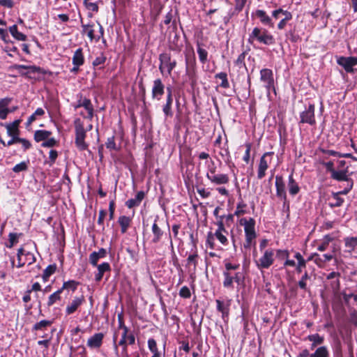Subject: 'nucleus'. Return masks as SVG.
Instances as JSON below:
<instances>
[{
	"label": "nucleus",
	"mask_w": 357,
	"mask_h": 357,
	"mask_svg": "<svg viewBox=\"0 0 357 357\" xmlns=\"http://www.w3.org/2000/svg\"><path fill=\"white\" fill-rule=\"evenodd\" d=\"M239 224L244 227L245 242L243 247L245 249H250L251 247L256 245L257 232L255 231V220L252 218L248 219L242 218L239 220Z\"/></svg>",
	"instance_id": "obj_1"
},
{
	"label": "nucleus",
	"mask_w": 357,
	"mask_h": 357,
	"mask_svg": "<svg viewBox=\"0 0 357 357\" xmlns=\"http://www.w3.org/2000/svg\"><path fill=\"white\" fill-rule=\"evenodd\" d=\"M248 41L250 44L257 41L266 45H272L275 43L273 36L268 30L259 27H255L253 29L252 31L249 34Z\"/></svg>",
	"instance_id": "obj_2"
},
{
	"label": "nucleus",
	"mask_w": 357,
	"mask_h": 357,
	"mask_svg": "<svg viewBox=\"0 0 357 357\" xmlns=\"http://www.w3.org/2000/svg\"><path fill=\"white\" fill-rule=\"evenodd\" d=\"M75 126V144L79 151H84L89 149V144L86 142V130H85L84 123L80 119L77 118L74 121Z\"/></svg>",
	"instance_id": "obj_3"
},
{
	"label": "nucleus",
	"mask_w": 357,
	"mask_h": 357,
	"mask_svg": "<svg viewBox=\"0 0 357 357\" xmlns=\"http://www.w3.org/2000/svg\"><path fill=\"white\" fill-rule=\"evenodd\" d=\"M75 109L83 107L86 112V115L83 112H80V115L84 118L92 120L94 116V108L90 99L83 96L79 93L77 96V101L73 105Z\"/></svg>",
	"instance_id": "obj_4"
},
{
	"label": "nucleus",
	"mask_w": 357,
	"mask_h": 357,
	"mask_svg": "<svg viewBox=\"0 0 357 357\" xmlns=\"http://www.w3.org/2000/svg\"><path fill=\"white\" fill-rule=\"evenodd\" d=\"M159 70L162 75H165L169 76L172 71L176 66L177 62L176 60H172L169 53H162L159 55Z\"/></svg>",
	"instance_id": "obj_5"
},
{
	"label": "nucleus",
	"mask_w": 357,
	"mask_h": 357,
	"mask_svg": "<svg viewBox=\"0 0 357 357\" xmlns=\"http://www.w3.org/2000/svg\"><path fill=\"white\" fill-rule=\"evenodd\" d=\"M10 70L16 69L19 70V73L21 75L25 76L28 78H34L35 77H32L31 74H41L46 75L47 72L43 68L36 66H25V65H20V64H14L9 67Z\"/></svg>",
	"instance_id": "obj_6"
},
{
	"label": "nucleus",
	"mask_w": 357,
	"mask_h": 357,
	"mask_svg": "<svg viewBox=\"0 0 357 357\" xmlns=\"http://www.w3.org/2000/svg\"><path fill=\"white\" fill-rule=\"evenodd\" d=\"M17 257L18 261L17 268L23 267L25 264L28 265L33 264L36 260L34 255L31 252L25 250L23 247L17 250Z\"/></svg>",
	"instance_id": "obj_7"
},
{
	"label": "nucleus",
	"mask_w": 357,
	"mask_h": 357,
	"mask_svg": "<svg viewBox=\"0 0 357 357\" xmlns=\"http://www.w3.org/2000/svg\"><path fill=\"white\" fill-rule=\"evenodd\" d=\"M273 152H266L262 155L259 159L257 167V178L262 179L266 176V172L269 167L271 162V157L273 155Z\"/></svg>",
	"instance_id": "obj_8"
},
{
	"label": "nucleus",
	"mask_w": 357,
	"mask_h": 357,
	"mask_svg": "<svg viewBox=\"0 0 357 357\" xmlns=\"http://www.w3.org/2000/svg\"><path fill=\"white\" fill-rule=\"evenodd\" d=\"M274 262V250H266L263 255L257 261L256 265L259 269L268 268Z\"/></svg>",
	"instance_id": "obj_9"
},
{
	"label": "nucleus",
	"mask_w": 357,
	"mask_h": 357,
	"mask_svg": "<svg viewBox=\"0 0 357 357\" xmlns=\"http://www.w3.org/2000/svg\"><path fill=\"white\" fill-rule=\"evenodd\" d=\"M315 106L314 104H309L305 107V110L300 114V123H307L310 126L316 124L314 116Z\"/></svg>",
	"instance_id": "obj_10"
},
{
	"label": "nucleus",
	"mask_w": 357,
	"mask_h": 357,
	"mask_svg": "<svg viewBox=\"0 0 357 357\" xmlns=\"http://www.w3.org/2000/svg\"><path fill=\"white\" fill-rule=\"evenodd\" d=\"M195 68H196V58L194 52L191 56H185V72L191 81V84L193 86L195 82Z\"/></svg>",
	"instance_id": "obj_11"
},
{
	"label": "nucleus",
	"mask_w": 357,
	"mask_h": 357,
	"mask_svg": "<svg viewBox=\"0 0 357 357\" xmlns=\"http://www.w3.org/2000/svg\"><path fill=\"white\" fill-rule=\"evenodd\" d=\"M260 80L264 84L267 92H270L272 89H274V77L271 69H261L260 70Z\"/></svg>",
	"instance_id": "obj_12"
},
{
	"label": "nucleus",
	"mask_w": 357,
	"mask_h": 357,
	"mask_svg": "<svg viewBox=\"0 0 357 357\" xmlns=\"http://www.w3.org/2000/svg\"><path fill=\"white\" fill-rule=\"evenodd\" d=\"M275 188H276V195L278 198L282 199L284 202V205L288 204L287 192L285 190V183L283 179V177L280 175H277L275 176Z\"/></svg>",
	"instance_id": "obj_13"
},
{
	"label": "nucleus",
	"mask_w": 357,
	"mask_h": 357,
	"mask_svg": "<svg viewBox=\"0 0 357 357\" xmlns=\"http://www.w3.org/2000/svg\"><path fill=\"white\" fill-rule=\"evenodd\" d=\"M105 335L102 333H97L91 336L86 342V345L91 349H99L102 344Z\"/></svg>",
	"instance_id": "obj_14"
},
{
	"label": "nucleus",
	"mask_w": 357,
	"mask_h": 357,
	"mask_svg": "<svg viewBox=\"0 0 357 357\" xmlns=\"http://www.w3.org/2000/svg\"><path fill=\"white\" fill-rule=\"evenodd\" d=\"M165 84L160 79H156L153 81L151 90V96L154 100H160L165 93Z\"/></svg>",
	"instance_id": "obj_15"
},
{
	"label": "nucleus",
	"mask_w": 357,
	"mask_h": 357,
	"mask_svg": "<svg viewBox=\"0 0 357 357\" xmlns=\"http://www.w3.org/2000/svg\"><path fill=\"white\" fill-rule=\"evenodd\" d=\"M337 63L342 66L347 73H352L354 71L353 66L357 65V57L340 56L337 59Z\"/></svg>",
	"instance_id": "obj_16"
},
{
	"label": "nucleus",
	"mask_w": 357,
	"mask_h": 357,
	"mask_svg": "<svg viewBox=\"0 0 357 357\" xmlns=\"http://www.w3.org/2000/svg\"><path fill=\"white\" fill-rule=\"evenodd\" d=\"M81 27L82 35H86L91 42L93 40L96 41V35L94 34L95 24L93 23L84 24L82 20H81Z\"/></svg>",
	"instance_id": "obj_17"
},
{
	"label": "nucleus",
	"mask_w": 357,
	"mask_h": 357,
	"mask_svg": "<svg viewBox=\"0 0 357 357\" xmlns=\"http://www.w3.org/2000/svg\"><path fill=\"white\" fill-rule=\"evenodd\" d=\"M12 101L11 98H4L0 99V119H6L9 113L12 111L8 108V105Z\"/></svg>",
	"instance_id": "obj_18"
},
{
	"label": "nucleus",
	"mask_w": 357,
	"mask_h": 357,
	"mask_svg": "<svg viewBox=\"0 0 357 357\" xmlns=\"http://www.w3.org/2000/svg\"><path fill=\"white\" fill-rule=\"evenodd\" d=\"M255 16L259 19L261 23L270 28L274 27V22L271 17L268 16L263 10H257L255 13Z\"/></svg>",
	"instance_id": "obj_19"
},
{
	"label": "nucleus",
	"mask_w": 357,
	"mask_h": 357,
	"mask_svg": "<svg viewBox=\"0 0 357 357\" xmlns=\"http://www.w3.org/2000/svg\"><path fill=\"white\" fill-rule=\"evenodd\" d=\"M208 180L214 185H220L228 183L229 181V177L227 174H215L212 176H208Z\"/></svg>",
	"instance_id": "obj_20"
},
{
	"label": "nucleus",
	"mask_w": 357,
	"mask_h": 357,
	"mask_svg": "<svg viewBox=\"0 0 357 357\" xmlns=\"http://www.w3.org/2000/svg\"><path fill=\"white\" fill-rule=\"evenodd\" d=\"M116 335H114L113 337V343H114V349L116 355H118V346L122 347V354L125 355L126 357L128 356V342H127V337L121 336V340L119 342V344H116Z\"/></svg>",
	"instance_id": "obj_21"
},
{
	"label": "nucleus",
	"mask_w": 357,
	"mask_h": 357,
	"mask_svg": "<svg viewBox=\"0 0 357 357\" xmlns=\"http://www.w3.org/2000/svg\"><path fill=\"white\" fill-rule=\"evenodd\" d=\"M145 197V192L144 191H139L133 199H130L126 202V206L128 208H132L139 206L142 201Z\"/></svg>",
	"instance_id": "obj_22"
},
{
	"label": "nucleus",
	"mask_w": 357,
	"mask_h": 357,
	"mask_svg": "<svg viewBox=\"0 0 357 357\" xmlns=\"http://www.w3.org/2000/svg\"><path fill=\"white\" fill-rule=\"evenodd\" d=\"M84 298L83 296L80 297H75L72 302L66 307V314L70 315L74 313L77 308L83 303Z\"/></svg>",
	"instance_id": "obj_23"
},
{
	"label": "nucleus",
	"mask_w": 357,
	"mask_h": 357,
	"mask_svg": "<svg viewBox=\"0 0 357 357\" xmlns=\"http://www.w3.org/2000/svg\"><path fill=\"white\" fill-rule=\"evenodd\" d=\"M217 305V310L222 313V317L228 316L229 311V306L231 305V300H227L226 301H222L219 299L215 301Z\"/></svg>",
	"instance_id": "obj_24"
},
{
	"label": "nucleus",
	"mask_w": 357,
	"mask_h": 357,
	"mask_svg": "<svg viewBox=\"0 0 357 357\" xmlns=\"http://www.w3.org/2000/svg\"><path fill=\"white\" fill-rule=\"evenodd\" d=\"M98 268V273L95 274V280L96 282H100L106 272L111 271L110 265L108 262H103L96 266Z\"/></svg>",
	"instance_id": "obj_25"
},
{
	"label": "nucleus",
	"mask_w": 357,
	"mask_h": 357,
	"mask_svg": "<svg viewBox=\"0 0 357 357\" xmlns=\"http://www.w3.org/2000/svg\"><path fill=\"white\" fill-rule=\"evenodd\" d=\"M287 186H288L289 192L292 196L297 195L300 191V187H299L298 183L294 178L293 172L289 176Z\"/></svg>",
	"instance_id": "obj_26"
},
{
	"label": "nucleus",
	"mask_w": 357,
	"mask_h": 357,
	"mask_svg": "<svg viewBox=\"0 0 357 357\" xmlns=\"http://www.w3.org/2000/svg\"><path fill=\"white\" fill-rule=\"evenodd\" d=\"M73 66H82L84 63V56L82 48L77 49L72 58Z\"/></svg>",
	"instance_id": "obj_27"
},
{
	"label": "nucleus",
	"mask_w": 357,
	"mask_h": 357,
	"mask_svg": "<svg viewBox=\"0 0 357 357\" xmlns=\"http://www.w3.org/2000/svg\"><path fill=\"white\" fill-rule=\"evenodd\" d=\"M152 233L153 235L152 242L153 243H158L161 240V238L164 234L163 231L160 229V227L158 225L156 222V220H155L153 225H152Z\"/></svg>",
	"instance_id": "obj_28"
},
{
	"label": "nucleus",
	"mask_w": 357,
	"mask_h": 357,
	"mask_svg": "<svg viewBox=\"0 0 357 357\" xmlns=\"http://www.w3.org/2000/svg\"><path fill=\"white\" fill-rule=\"evenodd\" d=\"M132 219L130 217L126 215H121L118 219V222L121 227V231L122 234H125L129 228Z\"/></svg>",
	"instance_id": "obj_29"
},
{
	"label": "nucleus",
	"mask_w": 357,
	"mask_h": 357,
	"mask_svg": "<svg viewBox=\"0 0 357 357\" xmlns=\"http://www.w3.org/2000/svg\"><path fill=\"white\" fill-rule=\"evenodd\" d=\"M344 199L340 197V192L333 193L329 199L328 205L331 208L338 207L342 205Z\"/></svg>",
	"instance_id": "obj_30"
},
{
	"label": "nucleus",
	"mask_w": 357,
	"mask_h": 357,
	"mask_svg": "<svg viewBox=\"0 0 357 357\" xmlns=\"http://www.w3.org/2000/svg\"><path fill=\"white\" fill-rule=\"evenodd\" d=\"M22 236V233H10L8 234V241L5 243L6 247L8 248L14 247L19 242V238Z\"/></svg>",
	"instance_id": "obj_31"
},
{
	"label": "nucleus",
	"mask_w": 357,
	"mask_h": 357,
	"mask_svg": "<svg viewBox=\"0 0 357 357\" xmlns=\"http://www.w3.org/2000/svg\"><path fill=\"white\" fill-rule=\"evenodd\" d=\"M223 287L227 289H234V278L231 272L223 271Z\"/></svg>",
	"instance_id": "obj_32"
},
{
	"label": "nucleus",
	"mask_w": 357,
	"mask_h": 357,
	"mask_svg": "<svg viewBox=\"0 0 357 357\" xmlns=\"http://www.w3.org/2000/svg\"><path fill=\"white\" fill-rule=\"evenodd\" d=\"M331 177L332 178L337 180V181H346L347 183L348 181H352L351 179H349L347 175L346 171H336L334 169L331 170Z\"/></svg>",
	"instance_id": "obj_33"
},
{
	"label": "nucleus",
	"mask_w": 357,
	"mask_h": 357,
	"mask_svg": "<svg viewBox=\"0 0 357 357\" xmlns=\"http://www.w3.org/2000/svg\"><path fill=\"white\" fill-rule=\"evenodd\" d=\"M52 135V132L45 130H36L34 133V139L36 142H39L42 141H45L47 139L50 137Z\"/></svg>",
	"instance_id": "obj_34"
},
{
	"label": "nucleus",
	"mask_w": 357,
	"mask_h": 357,
	"mask_svg": "<svg viewBox=\"0 0 357 357\" xmlns=\"http://www.w3.org/2000/svg\"><path fill=\"white\" fill-rule=\"evenodd\" d=\"M306 339L310 342H312L311 346L312 349H313L317 345L321 344L324 341V337L319 335L318 333L310 335L306 337Z\"/></svg>",
	"instance_id": "obj_35"
},
{
	"label": "nucleus",
	"mask_w": 357,
	"mask_h": 357,
	"mask_svg": "<svg viewBox=\"0 0 357 357\" xmlns=\"http://www.w3.org/2000/svg\"><path fill=\"white\" fill-rule=\"evenodd\" d=\"M215 79H220L221 80V83L220 84V86L223 89H228L229 88V83L227 78V75L225 72H221L219 73H217L215 75Z\"/></svg>",
	"instance_id": "obj_36"
},
{
	"label": "nucleus",
	"mask_w": 357,
	"mask_h": 357,
	"mask_svg": "<svg viewBox=\"0 0 357 357\" xmlns=\"http://www.w3.org/2000/svg\"><path fill=\"white\" fill-rule=\"evenodd\" d=\"M20 123V120H16L11 123L7 124L6 126L7 129V133L9 136L16 135L18 132V126Z\"/></svg>",
	"instance_id": "obj_37"
},
{
	"label": "nucleus",
	"mask_w": 357,
	"mask_h": 357,
	"mask_svg": "<svg viewBox=\"0 0 357 357\" xmlns=\"http://www.w3.org/2000/svg\"><path fill=\"white\" fill-rule=\"evenodd\" d=\"M56 270V264L49 265L43 271L42 278L44 282H47L49 278L55 273Z\"/></svg>",
	"instance_id": "obj_38"
},
{
	"label": "nucleus",
	"mask_w": 357,
	"mask_h": 357,
	"mask_svg": "<svg viewBox=\"0 0 357 357\" xmlns=\"http://www.w3.org/2000/svg\"><path fill=\"white\" fill-rule=\"evenodd\" d=\"M62 293V289H58L56 291L52 294L49 298L47 303V305L50 307L56 303L57 301L61 300V294Z\"/></svg>",
	"instance_id": "obj_39"
},
{
	"label": "nucleus",
	"mask_w": 357,
	"mask_h": 357,
	"mask_svg": "<svg viewBox=\"0 0 357 357\" xmlns=\"http://www.w3.org/2000/svg\"><path fill=\"white\" fill-rule=\"evenodd\" d=\"M197 51L200 62L203 64L206 63L208 60V52L205 49L201 47L199 44L197 45Z\"/></svg>",
	"instance_id": "obj_40"
},
{
	"label": "nucleus",
	"mask_w": 357,
	"mask_h": 357,
	"mask_svg": "<svg viewBox=\"0 0 357 357\" xmlns=\"http://www.w3.org/2000/svg\"><path fill=\"white\" fill-rule=\"evenodd\" d=\"M328 351L326 347H319L314 354H310V357H328Z\"/></svg>",
	"instance_id": "obj_41"
},
{
	"label": "nucleus",
	"mask_w": 357,
	"mask_h": 357,
	"mask_svg": "<svg viewBox=\"0 0 357 357\" xmlns=\"http://www.w3.org/2000/svg\"><path fill=\"white\" fill-rule=\"evenodd\" d=\"M344 243L346 248L353 250L357 247V237H347L344 238Z\"/></svg>",
	"instance_id": "obj_42"
},
{
	"label": "nucleus",
	"mask_w": 357,
	"mask_h": 357,
	"mask_svg": "<svg viewBox=\"0 0 357 357\" xmlns=\"http://www.w3.org/2000/svg\"><path fill=\"white\" fill-rule=\"evenodd\" d=\"M44 114H45V111L43 108H41V107L37 108L36 110L35 111V112L29 117L27 122H26V126H28L31 125L33 121H35L36 120L37 116H43Z\"/></svg>",
	"instance_id": "obj_43"
},
{
	"label": "nucleus",
	"mask_w": 357,
	"mask_h": 357,
	"mask_svg": "<svg viewBox=\"0 0 357 357\" xmlns=\"http://www.w3.org/2000/svg\"><path fill=\"white\" fill-rule=\"evenodd\" d=\"M294 257L297 261V265L302 268H305L306 267L307 263L308 260H305L303 255L299 252H296Z\"/></svg>",
	"instance_id": "obj_44"
},
{
	"label": "nucleus",
	"mask_w": 357,
	"mask_h": 357,
	"mask_svg": "<svg viewBox=\"0 0 357 357\" xmlns=\"http://www.w3.org/2000/svg\"><path fill=\"white\" fill-rule=\"evenodd\" d=\"M52 324V321L49 320H42L39 322L36 323L33 326V330L39 331L42 330L47 326H51Z\"/></svg>",
	"instance_id": "obj_45"
},
{
	"label": "nucleus",
	"mask_w": 357,
	"mask_h": 357,
	"mask_svg": "<svg viewBox=\"0 0 357 357\" xmlns=\"http://www.w3.org/2000/svg\"><path fill=\"white\" fill-rule=\"evenodd\" d=\"M197 259H198V255L195 252V253L190 255L187 258V263L188 266L193 265V270L195 271L197 265Z\"/></svg>",
	"instance_id": "obj_46"
},
{
	"label": "nucleus",
	"mask_w": 357,
	"mask_h": 357,
	"mask_svg": "<svg viewBox=\"0 0 357 357\" xmlns=\"http://www.w3.org/2000/svg\"><path fill=\"white\" fill-rule=\"evenodd\" d=\"M247 206L242 200L237 204L236 210L234 212V215L236 216H241L246 213V211L244 209Z\"/></svg>",
	"instance_id": "obj_47"
},
{
	"label": "nucleus",
	"mask_w": 357,
	"mask_h": 357,
	"mask_svg": "<svg viewBox=\"0 0 357 357\" xmlns=\"http://www.w3.org/2000/svg\"><path fill=\"white\" fill-rule=\"evenodd\" d=\"M310 275L308 274L307 272H305L304 274L302 275L301 280H299L298 282V287L303 289V290H306L307 289V283H306V281L307 280H310Z\"/></svg>",
	"instance_id": "obj_48"
},
{
	"label": "nucleus",
	"mask_w": 357,
	"mask_h": 357,
	"mask_svg": "<svg viewBox=\"0 0 357 357\" xmlns=\"http://www.w3.org/2000/svg\"><path fill=\"white\" fill-rule=\"evenodd\" d=\"M28 169V162H21L19 164L15 165L13 168V171L15 173H20L21 172H24Z\"/></svg>",
	"instance_id": "obj_49"
},
{
	"label": "nucleus",
	"mask_w": 357,
	"mask_h": 357,
	"mask_svg": "<svg viewBox=\"0 0 357 357\" xmlns=\"http://www.w3.org/2000/svg\"><path fill=\"white\" fill-rule=\"evenodd\" d=\"M215 235L212 232H208L206 237V245L208 246L211 249H215Z\"/></svg>",
	"instance_id": "obj_50"
},
{
	"label": "nucleus",
	"mask_w": 357,
	"mask_h": 357,
	"mask_svg": "<svg viewBox=\"0 0 357 357\" xmlns=\"http://www.w3.org/2000/svg\"><path fill=\"white\" fill-rule=\"evenodd\" d=\"M105 146H106L107 149H108L109 150H114V151L119 150V148L117 147V146L115 143L114 136H112V137L107 138V142L105 143Z\"/></svg>",
	"instance_id": "obj_51"
},
{
	"label": "nucleus",
	"mask_w": 357,
	"mask_h": 357,
	"mask_svg": "<svg viewBox=\"0 0 357 357\" xmlns=\"http://www.w3.org/2000/svg\"><path fill=\"white\" fill-rule=\"evenodd\" d=\"M246 52H243L241 54H240L235 61V65L238 66V68L244 67L245 68V58Z\"/></svg>",
	"instance_id": "obj_52"
},
{
	"label": "nucleus",
	"mask_w": 357,
	"mask_h": 357,
	"mask_svg": "<svg viewBox=\"0 0 357 357\" xmlns=\"http://www.w3.org/2000/svg\"><path fill=\"white\" fill-rule=\"evenodd\" d=\"M78 285V282L75 280H69L67 282H64L63 284V287L60 289L62 291L65 289H71L72 290H75Z\"/></svg>",
	"instance_id": "obj_53"
},
{
	"label": "nucleus",
	"mask_w": 357,
	"mask_h": 357,
	"mask_svg": "<svg viewBox=\"0 0 357 357\" xmlns=\"http://www.w3.org/2000/svg\"><path fill=\"white\" fill-rule=\"evenodd\" d=\"M208 172L206 173V178H208V176H212L216 174V166L215 165L214 161L210 160L209 164L207 166Z\"/></svg>",
	"instance_id": "obj_54"
},
{
	"label": "nucleus",
	"mask_w": 357,
	"mask_h": 357,
	"mask_svg": "<svg viewBox=\"0 0 357 357\" xmlns=\"http://www.w3.org/2000/svg\"><path fill=\"white\" fill-rule=\"evenodd\" d=\"M225 232H219L215 231L214 233V235L215 238L223 245H228V239L226 237V236L224 234Z\"/></svg>",
	"instance_id": "obj_55"
},
{
	"label": "nucleus",
	"mask_w": 357,
	"mask_h": 357,
	"mask_svg": "<svg viewBox=\"0 0 357 357\" xmlns=\"http://www.w3.org/2000/svg\"><path fill=\"white\" fill-rule=\"evenodd\" d=\"M100 257L98 255V253L94 251L89 255V262L93 266H96L98 265V261L100 259Z\"/></svg>",
	"instance_id": "obj_56"
},
{
	"label": "nucleus",
	"mask_w": 357,
	"mask_h": 357,
	"mask_svg": "<svg viewBox=\"0 0 357 357\" xmlns=\"http://www.w3.org/2000/svg\"><path fill=\"white\" fill-rule=\"evenodd\" d=\"M148 347L150 351L153 354L159 352L156 341L153 338H149L148 340Z\"/></svg>",
	"instance_id": "obj_57"
},
{
	"label": "nucleus",
	"mask_w": 357,
	"mask_h": 357,
	"mask_svg": "<svg viewBox=\"0 0 357 357\" xmlns=\"http://www.w3.org/2000/svg\"><path fill=\"white\" fill-rule=\"evenodd\" d=\"M276 257L281 260L287 259L289 257V252L287 250H277Z\"/></svg>",
	"instance_id": "obj_58"
},
{
	"label": "nucleus",
	"mask_w": 357,
	"mask_h": 357,
	"mask_svg": "<svg viewBox=\"0 0 357 357\" xmlns=\"http://www.w3.org/2000/svg\"><path fill=\"white\" fill-rule=\"evenodd\" d=\"M330 286H331V288L332 289L334 293H337L340 290V278H337L335 279L331 280Z\"/></svg>",
	"instance_id": "obj_59"
},
{
	"label": "nucleus",
	"mask_w": 357,
	"mask_h": 357,
	"mask_svg": "<svg viewBox=\"0 0 357 357\" xmlns=\"http://www.w3.org/2000/svg\"><path fill=\"white\" fill-rule=\"evenodd\" d=\"M3 50L8 54V55L9 56H11V57L13 56V54H12L13 52L15 53L17 55L20 54L17 47L14 45H12V46L7 45L4 47Z\"/></svg>",
	"instance_id": "obj_60"
},
{
	"label": "nucleus",
	"mask_w": 357,
	"mask_h": 357,
	"mask_svg": "<svg viewBox=\"0 0 357 357\" xmlns=\"http://www.w3.org/2000/svg\"><path fill=\"white\" fill-rule=\"evenodd\" d=\"M179 296L184 298H190L191 296L190 289L187 286H183L179 291Z\"/></svg>",
	"instance_id": "obj_61"
},
{
	"label": "nucleus",
	"mask_w": 357,
	"mask_h": 357,
	"mask_svg": "<svg viewBox=\"0 0 357 357\" xmlns=\"http://www.w3.org/2000/svg\"><path fill=\"white\" fill-rule=\"evenodd\" d=\"M84 4L88 9L93 12L98 11V6L96 3L91 2L90 0H84Z\"/></svg>",
	"instance_id": "obj_62"
},
{
	"label": "nucleus",
	"mask_w": 357,
	"mask_h": 357,
	"mask_svg": "<svg viewBox=\"0 0 357 357\" xmlns=\"http://www.w3.org/2000/svg\"><path fill=\"white\" fill-rule=\"evenodd\" d=\"M225 270L224 271L231 272V271H236L239 268V264H231L229 261L225 262Z\"/></svg>",
	"instance_id": "obj_63"
},
{
	"label": "nucleus",
	"mask_w": 357,
	"mask_h": 357,
	"mask_svg": "<svg viewBox=\"0 0 357 357\" xmlns=\"http://www.w3.org/2000/svg\"><path fill=\"white\" fill-rule=\"evenodd\" d=\"M105 61L106 56L103 54H101L100 56H97L93 61V66H98L100 65H102L105 63Z\"/></svg>",
	"instance_id": "obj_64"
}]
</instances>
